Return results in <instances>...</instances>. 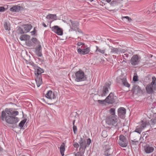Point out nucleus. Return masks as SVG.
<instances>
[{
  "instance_id": "f257e3e1",
  "label": "nucleus",
  "mask_w": 156,
  "mask_h": 156,
  "mask_svg": "<svg viewBox=\"0 0 156 156\" xmlns=\"http://www.w3.org/2000/svg\"><path fill=\"white\" fill-rule=\"evenodd\" d=\"M18 114L17 111H14L11 108H6L1 112V118L2 120H5L9 124H15L19 121V118L16 116Z\"/></svg>"
},
{
  "instance_id": "f03ea898",
  "label": "nucleus",
  "mask_w": 156,
  "mask_h": 156,
  "mask_svg": "<svg viewBox=\"0 0 156 156\" xmlns=\"http://www.w3.org/2000/svg\"><path fill=\"white\" fill-rule=\"evenodd\" d=\"M115 109L111 108L109 110L111 115L106 119V123L109 126H119L121 125L120 121L115 114Z\"/></svg>"
},
{
  "instance_id": "7ed1b4c3",
  "label": "nucleus",
  "mask_w": 156,
  "mask_h": 156,
  "mask_svg": "<svg viewBox=\"0 0 156 156\" xmlns=\"http://www.w3.org/2000/svg\"><path fill=\"white\" fill-rule=\"evenodd\" d=\"M34 69V73L36 76L35 80L37 86L39 87L42 83L41 74L44 72V71L42 69L38 66L35 67Z\"/></svg>"
},
{
  "instance_id": "20e7f679",
  "label": "nucleus",
  "mask_w": 156,
  "mask_h": 156,
  "mask_svg": "<svg viewBox=\"0 0 156 156\" xmlns=\"http://www.w3.org/2000/svg\"><path fill=\"white\" fill-rule=\"evenodd\" d=\"M152 79L151 83L147 84L146 87L147 92L149 94H152L156 90V78L153 76Z\"/></svg>"
},
{
  "instance_id": "39448f33",
  "label": "nucleus",
  "mask_w": 156,
  "mask_h": 156,
  "mask_svg": "<svg viewBox=\"0 0 156 156\" xmlns=\"http://www.w3.org/2000/svg\"><path fill=\"white\" fill-rule=\"evenodd\" d=\"M87 143H86V140L83 138L81 137L79 143L80 144V150L84 152L87 146H88L91 143V141L90 138L87 139Z\"/></svg>"
},
{
  "instance_id": "423d86ee",
  "label": "nucleus",
  "mask_w": 156,
  "mask_h": 156,
  "mask_svg": "<svg viewBox=\"0 0 156 156\" xmlns=\"http://www.w3.org/2000/svg\"><path fill=\"white\" fill-rule=\"evenodd\" d=\"M76 78L75 80L77 82L83 81L86 80L87 77L85 76L84 72L79 70L75 73Z\"/></svg>"
},
{
  "instance_id": "0eeeda50",
  "label": "nucleus",
  "mask_w": 156,
  "mask_h": 156,
  "mask_svg": "<svg viewBox=\"0 0 156 156\" xmlns=\"http://www.w3.org/2000/svg\"><path fill=\"white\" fill-rule=\"evenodd\" d=\"M149 125V122H142L140 125L137 126L136 127L134 132L140 134L141 132L147 126Z\"/></svg>"
},
{
  "instance_id": "6e6552de",
  "label": "nucleus",
  "mask_w": 156,
  "mask_h": 156,
  "mask_svg": "<svg viewBox=\"0 0 156 156\" xmlns=\"http://www.w3.org/2000/svg\"><path fill=\"white\" fill-rule=\"evenodd\" d=\"M118 144L122 147H125L127 146L128 142L125 137L124 135H121L119 136Z\"/></svg>"
},
{
  "instance_id": "1a4fd4ad",
  "label": "nucleus",
  "mask_w": 156,
  "mask_h": 156,
  "mask_svg": "<svg viewBox=\"0 0 156 156\" xmlns=\"http://www.w3.org/2000/svg\"><path fill=\"white\" fill-rule=\"evenodd\" d=\"M116 99V97L115 96L113 93H111L105 100V101L107 103L111 104L114 103Z\"/></svg>"
},
{
  "instance_id": "9d476101",
  "label": "nucleus",
  "mask_w": 156,
  "mask_h": 156,
  "mask_svg": "<svg viewBox=\"0 0 156 156\" xmlns=\"http://www.w3.org/2000/svg\"><path fill=\"white\" fill-rule=\"evenodd\" d=\"M140 58L137 55H134L131 58L130 62L133 66H136L138 64L139 62Z\"/></svg>"
},
{
  "instance_id": "9b49d317",
  "label": "nucleus",
  "mask_w": 156,
  "mask_h": 156,
  "mask_svg": "<svg viewBox=\"0 0 156 156\" xmlns=\"http://www.w3.org/2000/svg\"><path fill=\"white\" fill-rule=\"evenodd\" d=\"M69 23L70 25V28L74 30H76V29L79 25V23L78 22L73 21L71 20H69Z\"/></svg>"
},
{
  "instance_id": "f8f14e48",
  "label": "nucleus",
  "mask_w": 156,
  "mask_h": 156,
  "mask_svg": "<svg viewBox=\"0 0 156 156\" xmlns=\"http://www.w3.org/2000/svg\"><path fill=\"white\" fill-rule=\"evenodd\" d=\"M110 88V85L108 83H106L103 87V90L101 96L102 97L105 96L108 93V89Z\"/></svg>"
},
{
  "instance_id": "ddd939ff",
  "label": "nucleus",
  "mask_w": 156,
  "mask_h": 156,
  "mask_svg": "<svg viewBox=\"0 0 156 156\" xmlns=\"http://www.w3.org/2000/svg\"><path fill=\"white\" fill-rule=\"evenodd\" d=\"M45 97L47 98L51 99H55L56 98L55 94L51 90L48 91L45 95Z\"/></svg>"
},
{
  "instance_id": "4468645a",
  "label": "nucleus",
  "mask_w": 156,
  "mask_h": 156,
  "mask_svg": "<svg viewBox=\"0 0 156 156\" xmlns=\"http://www.w3.org/2000/svg\"><path fill=\"white\" fill-rule=\"evenodd\" d=\"M77 51L80 54L82 55H85L88 54L90 51L89 48H87L86 49H81L77 47Z\"/></svg>"
},
{
  "instance_id": "2eb2a0df",
  "label": "nucleus",
  "mask_w": 156,
  "mask_h": 156,
  "mask_svg": "<svg viewBox=\"0 0 156 156\" xmlns=\"http://www.w3.org/2000/svg\"><path fill=\"white\" fill-rule=\"evenodd\" d=\"M35 53L37 55L41 57L42 55L41 53V47L40 45H38L35 48Z\"/></svg>"
},
{
  "instance_id": "dca6fc26",
  "label": "nucleus",
  "mask_w": 156,
  "mask_h": 156,
  "mask_svg": "<svg viewBox=\"0 0 156 156\" xmlns=\"http://www.w3.org/2000/svg\"><path fill=\"white\" fill-rule=\"evenodd\" d=\"M154 150V147L147 145L144 147V151L147 153H150L152 152Z\"/></svg>"
},
{
  "instance_id": "f3484780",
  "label": "nucleus",
  "mask_w": 156,
  "mask_h": 156,
  "mask_svg": "<svg viewBox=\"0 0 156 156\" xmlns=\"http://www.w3.org/2000/svg\"><path fill=\"white\" fill-rule=\"evenodd\" d=\"M126 110L124 108H120L118 110V115L121 117L124 116L126 112Z\"/></svg>"
},
{
  "instance_id": "a211bd4d",
  "label": "nucleus",
  "mask_w": 156,
  "mask_h": 156,
  "mask_svg": "<svg viewBox=\"0 0 156 156\" xmlns=\"http://www.w3.org/2000/svg\"><path fill=\"white\" fill-rule=\"evenodd\" d=\"M30 36L27 34H23L20 36V40L22 41H25V42L29 40Z\"/></svg>"
},
{
  "instance_id": "6ab92c4d",
  "label": "nucleus",
  "mask_w": 156,
  "mask_h": 156,
  "mask_svg": "<svg viewBox=\"0 0 156 156\" xmlns=\"http://www.w3.org/2000/svg\"><path fill=\"white\" fill-rule=\"evenodd\" d=\"M21 7L18 5H15L12 8H11L9 10H10L13 12H19L20 10Z\"/></svg>"
},
{
  "instance_id": "aec40b11",
  "label": "nucleus",
  "mask_w": 156,
  "mask_h": 156,
  "mask_svg": "<svg viewBox=\"0 0 156 156\" xmlns=\"http://www.w3.org/2000/svg\"><path fill=\"white\" fill-rule=\"evenodd\" d=\"M111 53L115 54H117L120 53V48L112 47L111 49Z\"/></svg>"
},
{
  "instance_id": "412c9836",
  "label": "nucleus",
  "mask_w": 156,
  "mask_h": 156,
  "mask_svg": "<svg viewBox=\"0 0 156 156\" xmlns=\"http://www.w3.org/2000/svg\"><path fill=\"white\" fill-rule=\"evenodd\" d=\"M24 28L25 33L29 32L32 29V27L31 25H26L24 26Z\"/></svg>"
},
{
  "instance_id": "4be33fe9",
  "label": "nucleus",
  "mask_w": 156,
  "mask_h": 156,
  "mask_svg": "<svg viewBox=\"0 0 156 156\" xmlns=\"http://www.w3.org/2000/svg\"><path fill=\"white\" fill-rule=\"evenodd\" d=\"M113 152V149L108 148L105 152V154L106 156H109L112 154Z\"/></svg>"
},
{
  "instance_id": "5701e85b",
  "label": "nucleus",
  "mask_w": 156,
  "mask_h": 156,
  "mask_svg": "<svg viewBox=\"0 0 156 156\" xmlns=\"http://www.w3.org/2000/svg\"><path fill=\"white\" fill-rule=\"evenodd\" d=\"M147 132H144L141 136L140 138V140L143 139V140H145V141L146 140L147 138L149 136L148 133H147Z\"/></svg>"
},
{
  "instance_id": "b1692460",
  "label": "nucleus",
  "mask_w": 156,
  "mask_h": 156,
  "mask_svg": "<svg viewBox=\"0 0 156 156\" xmlns=\"http://www.w3.org/2000/svg\"><path fill=\"white\" fill-rule=\"evenodd\" d=\"M65 144L64 143H62L61 144L60 147V151L61 154L62 156L64 155V152L65 151Z\"/></svg>"
},
{
  "instance_id": "393cba45",
  "label": "nucleus",
  "mask_w": 156,
  "mask_h": 156,
  "mask_svg": "<svg viewBox=\"0 0 156 156\" xmlns=\"http://www.w3.org/2000/svg\"><path fill=\"white\" fill-rule=\"evenodd\" d=\"M133 92L134 93H139L141 91V89L138 86H136L133 87Z\"/></svg>"
},
{
  "instance_id": "a878e982",
  "label": "nucleus",
  "mask_w": 156,
  "mask_h": 156,
  "mask_svg": "<svg viewBox=\"0 0 156 156\" xmlns=\"http://www.w3.org/2000/svg\"><path fill=\"white\" fill-rule=\"evenodd\" d=\"M59 28L60 27L57 26H55L51 27V30L55 33H56Z\"/></svg>"
},
{
  "instance_id": "bb28decb",
  "label": "nucleus",
  "mask_w": 156,
  "mask_h": 156,
  "mask_svg": "<svg viewBox=\"0 0 156 156\" xmlns=\"http://www.w3.org/2000/svg\"><path fill=\"white\" fill-rule=\"evenodd\" d=\"M46 18L48 19H55L56 18V15L55 14H50L47 16Z\"/></svg>"
},
{
  "instance_id": "cd10ccee",
  "label": "nucleus",
  "mask_w": 156,
  "mask_h": 156,
  "mask_svg": "<svg viewBox=\"0 0 156 156\" xmlns=\"http://www.w3.org/2000/svg\"><path fill=\"white\" fill-rule=\"evenodd\" d=\"M96 52H99L102 54H104L105 52V50H102L99 48L98 46L96 47Z\"/></svg>"
},
{
  "instance_id": "c85d7f7f",
  "label": "nucleus",
  "mask_w": 156,
  "mask_h": 156,
  "mask_svg": "<svg viewBox=\"0 0 156 156\" xmlns=\"http://www.w3.org/2000/svg\"><path fill=\"white\" fill-rule=\"evenodd\" d=\"M27 120V119H25L21 121L19 124V126L21 128L23 127Z\"/></svg>"
},
{
  "instance_id": "c756f323",
  "label": "nucleus",
  "mask_w": 156,
  "mask_h": 156,
  "mask_svg": "<svg viewBox=\"0 0 156 156\" xmlns=\"http://www.w3.org/2000/svg\"><path fill=\"white\" fill-rule=\"evenodd\" d=\"M122 82L123 84L125 86L127 87H129L130 86L129 84L126 81V80L125 79H122Z\"/></svg>"
},
{
  "instance_id": "7c9ffc66",
  "label": "nucleus",
  "mask_w": 156,
  "mask_h": 156,
  "mask_svg": "<svg viewBox=\"0 0 156 156\" xmlns=\"http://www.w3.org/2000/svg\"><path fill=\"white\" fill-rule=\"evenodd\" d=\"M25 43L26 45L29 47H30L33 45V43L30 41H29V40L26 42Z\"/></svg>"
},
{
  "instance_id": "2f4dec72",
  "label": "nucleus",
  "mask_w": 156,
  "mask_h": 156,
  "mask_svg": "<svg viewBox=\"0 0 156 156\" xmlns=\"http://www.w3.org/2000/svg\"><path fill=\"white\" fill-rule=\"evenodd\" d=\"M108 136L107 132L106 131L103 130L102 133V136L104 137H106Z\"/></svg>"
},
{
  "instance_id": "473e14b6",
  "label": "nucleus",
  "mask_w": 156,
  "mask_h": 156,
  "mask_svg": "<svg viewBox=\"0 0 156 156\" xmlns=\"http://www.w3.org/2000/svg\"><path fill=\"white\" fill-rule=\"evenodd\" d=\"M122 20H123L124 19H126L129 22H130L132 20L128 16H123L122 17Z\"/></svg>"
},
{
  "instance_id": "72a5a7b5",
  "label": "nucleus",
  "mask_w": 156,
  "mask_h": 156,
  "mask_svg": "<svg viewBox=\"0 0 156 156\" xmlns=\"http://www.w3.org/2000/svg\"><path fill=\"white\" fill-rule=\"evenodd\" d=\"M17 32L18 34H22L25 33V31L23 32V29L20 28H19L17 30Z\"/></svg>"
},
{
  "instance_id": "f704fd0d",
  "label": "nucleus",
  "mask_w": 156,
  "mask_h": 156,
  "mask_svg": "<svg viewBox=\"0 0 156 156\" xmlns=\"http://www.w3.org/2000/svg\"><path fill=\"white\" fill-rule=\"evenodd\" d=\"M56 34L59 35H62L63 34V31L62 29L60 28L57 31Z\"/></svg>"
},
{
  "instance_id": "c9c22d12",
  "label": "nucleus",
  "mask_w": 156,
  "mask_h": 156,
  "mask_svg": "<svg viewBox=\"0 0 156 156\" xmlns=\"http://www.w3.org/2000/svg\"><path fill=\"white\" fill-rule=\"evenodd\" d=\"M150 123L151 125H154L156 123V119H151L150 121Z\"/></svg>"
},
{
  "instance_id": "e433bc0d",
  "label": "nucleus",
  "mask_w": 156,
  "mask_h": 156,
  "mask_svg": "<svg viewBox=\"0 0 156 156\" xmlns=\"http://www.w3.org/2000/svg\"><path fill=\"white\" fill-rule=\"evenodd\" d=\"M32 41L34 44H37L38 43L37 39L36 38H33L31 39Z\"/></svg>"
},
{
  "instance_id": "4c0bfd02",
  "label": "nucleus",
  "mask_w": 156,
  "mask_h": 156,
  "mask_svg": "<svg viewBox=\"0 0 156 156\" xmlns=\"http://www.w3.org/2000/svg\"><path fill=\"white\" fill-rule=\"evenodd\" d=\"M133 80L134 82L137 81L138 80V76L137 75L134 76L133 78Z\"/></svg>"
},
{
  "instance_id": "58836bf2",
  "label": "nucleus",
  "mask_w": 156,
  "mask_h": 156,
  "mask_svg": "<svg viewBox=\"0 0 156 156\" xmlns=\"http://www.w3.org/2000/svg\"><path fill=\"white\" fill-rule=\"evenodd\" d=\"M4 27L5 30H8V27L7 25V23L6 22H5L4 24Z\"/></svg>"
},
{
  "instance_id": "ea45409f",
  "label": "nucleus",
  "mask_w": 156,
  "mask_h": 156,
  "mask_svg": "<svg viewBox=\"0 0 156 156\" xmlns=\"http://www.w3.org/2000/svg\"><path fill=\"white\" fill-rule=\"evenodd\" d=\"M75 156H83V154L80 152H78L75 154Z\"/></svg>"
},
{
  "instance_id": "a19ab883",
  "label": "nucleus",
  "mask_w": 156,
  "mask_h": 156,
  "mask_svg": "<svg viewBox=\"0 0 156 156\" xmlns=\"http://www.w3.org/2000/svg\"><path fill=\"white\" fill-rule=\"evenodd\" d=\"M126 52L129 54H131L132 53V51L129 48H127V49H126Z\"/></svg>"
},
{
  "instance_id": "79ce46f5",
  "label": "nucleus",
  "mask_w": 156,
  "mask_h": 156,
  "mask_svg": "<svg viewBox=\"0 0 156 156\" xmlns=\"http://www.w3.org/2000/svg\"><path fill=\"white\" fill-rule=\"evenodd\" d=\"M73 129L74 133H76V132L77 130V127L76 126H73Z\"/></svg>"
},
{
  "instance_id": "37998d69",
  "label": "nucleus",
  "mask_w": 156,
  "mask_h": 156,
  "mask_svg": "<svg viewBox=\"0 0 156 156\" xmlns=\"http://www.w3.org/2000/svg\"><path fill=\"white\" fill-rule=\"evenodd\" d=\"M73 146L74 147L78 148L79 147V145L77 143H75L74 144Z\"/></svg>"
},
{
  "instance_id": "c03bdc74",
  "label": "nucleus",
  "mask_w": 156,
  "mask_h": 156,
  "mask_svg": "<svg viewBox=\"0 0 156 156\" xmlns=\"http://www.w3.org/2000/svg\"><path fill=\"white\" fill-rule=\"evenodd\" d=\"M5 11V8L3 7H0V12H2Z\"/></svg>"
},
{
  "instance_id": "a18cd8bd",
  "label": "nucleus",
  "mask_w": 156,
  "mask_h": 156,
  "mask_svg": "<svg viewBox=\"0 0 156 156\" xmlns=\"http://www.w3.org/2000/svg\"><path fill=\"white\" fill-rule=\"evenodd\" d=\"M120 52L124 53L126 52V49H120Z\"/></svg>"
},
{
  "instance_id": "49530a36",
  "label": "nucleus",
  "mask_w": 156,
  "mask_h": 156,
  "mask_svg": "<svg viewBox=\"0 0 156 156\" xmlns=\"http://www.w3.org/2000/svg\"><path fill=\"white\" fill-rule=\"evenodd\" d=\"M36 30L35 29V28H34V30L31 32L32 35L36 33Z\"/></svg>"
},
{
  "instance_id": "de8ad7c7",
  "label": "nucleus",
  "mask_w": 156,
  "mask_h": 156,
  "mask_svg": "<svg viewBox=\"0 0 156 156\" xmlns=\"http://www.w3.org/2000/svg\"><path fill=\"white\" fill-rule=\"evenodd\" d=\"M84 44L83 43H82L81 42H78L77 44V45L78 46H80V45H84Z\"/></svg>"
},
{
  "instance_id": "09e8293b",
  "label": "nucleus",
  "mask_w": 156,
  "mask_h": 156,
  "mask_svg": "<svg viewBox=\"0 0 156 156\" xmlns=\"http://www.w3.org/2000/svg\"><path fill=\"white\" fill-rule=\"evenodd\" d=\"M98 101L99 102V103L103 104V103H104V101H105V100H99Z\"/></svg>"
},
{
  "instance_id": "8fccbe9b",
  "label": "nucleus",
  "mask_w": 156,
  "mask_h": 156,
  "mask_svg": "<svg viewBox=\"0 0 156 156\" xmlns=\"http://www.w3.org/2000/svg\"><path fill=\"white\" fill-rule=\"evenodd\" d=\"M124 55H125V56H123L124 57H128V54H127V53H126V54H124Z\"/></svg>"
},
{
  "instance_id": "3c124183",
  "label": "nucleus",
  "mask_w": 156,
  "mask_h": 156,
  "mask_svg": "<svg viewBox=\"0 0 156 156\" xmlns=\"http://www.w3.org/2000/svg\"><path fill=\"white\" fill-rule=\"evenodd\" d=\"M42 25L45 27L47 26L44 23H42Z\"/></svg>"
},
{
  "instance_id": "603ef678",
  "label": "nucleus",
  "mask_w": 156,
  "mask_h": 156,
  "mask_svg": "<svg viewBox=\"0 0 156 156\" xmlns=\"http://www.w3.org/2000/svg\"><path fill=\"white\" fill-rule=\"evenodd\" d=\"M75 122V120H73V126H75L74 125Z\"/></svg>"
},
{
  "instance_id": "864d4df0",
  "label": "nucleus",
  "mask_w": 156,
  "mask_h": 156,
  "mask_svg": "<svg viewBox=\"0 0 156 156\" xmlns=\"http://www.w3.org/2000/svg\"><path fill=\"white\" fill-rule=\"evenodd\" d=\"M149 63L147 62H145L144 64H148Z\"/></svg>"
},
{
  "instance_id": "5fc2aeb1",
  "label": "nucleus",
  "mask_w": 156,
  "mask_h": 156,
  "mask_svg": "<svg viewBox=\"0 0 156 156\" xmlns=\"http://www.w3.org/2000/svg\"><path fill=\"white\" fill-rule=\"evenodd\" d=\"M108 2H110L111 0H106Z\"/></svg>"
},
{
  "instance_id": "6e6d98bb",
  "label": "nucleus",
  "mask_w": 156,
  "mask_h": 156,
  "mask_svg": "<svg viewBox=\"0 0 156 156\" xmlns=\"http://www.w3.org/2000/svg\"><path fill=\"white\" fill-rule=\"evenodd\" d=\"M78 31L80 33H82V32L81 31H80V30H78Z\"/></svg>"
},
{
  "instance_id": "4d7b16f0",
  "label": "nucleus",
  "mask_w": 156,
  "mask_h": 156,
  "mask_svg": "<svg viewBox=\"0 0 156 156\" xmlns=\"http://www.w3.org/2000/svg\"><path fill=\"white\" fill-rule=\"evenodd\" d=\"M152 57V55H151V57Z\"/></svg>"
},
{
  "instance_id": "13d9d810",
  "label": "nucleus",
  "mask_w": 156,
  "mask_h": 156,
  "mask_svg": "<svg viewBox=\"0 0 156 156\" xmlns=\"http://www.w3.org/2000/svg\"><path fill=\"white\" fill-rule=\"evenodd\" d=\"M123 62V61L122 62ZM123 62H126L124 61V60H123Z\"/></svg>"
},
{
  "instance_id": "bf43d9fd",
  "label": "nucleus",
  "mask_w": 156,
  "mask_h": 156,
  "mask_svg": "<svg viewBox=\"0 0 156 156\" xmlns=\"http://www.w3.org/2000/svg\"><path fill=\"white\" fill-rule=\"evenodd\" d=\"M155 7L156 8V5H155Z\"/></svg>"
},
{
  "instance_id": "052dcab7",
  "label": "nucleus",
  "mask_w": 156,
  "mask_h": 156,
  "mask_svg": "<svg viewBox=\"0 0 156 156\" xmlns=\"http://www.w3.org/2000/svg\"><path fill=\"white\" fill-rule=\"evenodd\" d=\"M141 35H139V36L140 37V36H141Z\"/></svg>"
}]
</instances>
